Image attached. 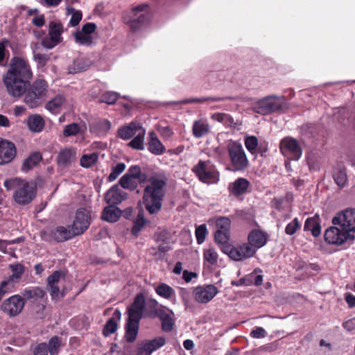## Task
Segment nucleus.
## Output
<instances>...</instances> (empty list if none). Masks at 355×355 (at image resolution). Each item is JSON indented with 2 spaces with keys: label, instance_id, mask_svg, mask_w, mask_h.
I'll return each instance as SVG.
<instances>
[{
  "label": "nucleus",
  "instance_id": "11",
  "mask_svg": "<svg viewBox=\"0 0 355 355\" xmlns=\"http://www.w3.org/2000/svg\"><path fill=\"white\" fill-rule=\"evenodd\" d=\"M332 224L344 227L355 235V208H349L338 213L332 218Z\"/></svg>",
  "mask_w": 355,
  "mask_h": 355
},
{
  "label": "nucleus",
  "instance_id": "52",
  "mask_svg": "<svg viewBox=\"0 0 355 355\" xmlns=\"http://www.w3.org/2000/svg\"><path fill=\"white\" fill-rule=\"evenodd\" d=\"M301 228V223L297 218L291 220L285 228V233L287 235L292 236L295 234Z\"/></svg>",
  "mask_w": 355,
  "mask_h": 355
},
{
  "label": "nucleus",
  "instance_id": "57",
  "mask_svg": "<svg viewBox=\"0 0 355 355\" xmlns=\"http://www.w3.org/2000/svg\"><path fill=\"white\" fill-rule=\"evenodd\" d=\"M162 320V327L164 331H170L172 330L174 322L168 314L160 315Z\"/></svg>",
  "mask_w": 355,
  "mask_h": 355
},
{
  "label": "nucleus",
  "instance_id": "30",
  "mask_svg": "<svg viewBox=\"0 0 355 355\" xmlns=\"http://www.w3.org/2000/svg\"><path fill=\"white\" fill-rule=\"evenodd\" d=\"M121 215L122 211L119 208L109 205L103 209L101 218L105 221L114 223L120 218Z\"/></svg>",
  "mask_w": 355,
  "mask_h": 355
},
{
  "label": "nucleus",
  "instance_id": "37",
  "mask_svg": "<svg viewBox=\"0 0 355 355\" xmlns=\"http://www.w3.org/2000/svg\"><path fill=\"white\" fill-rule=\"evenodd\" d=\"M90 65V62L87 59L77 58L71 65L69 67V73H76L87 70Z\"/></svg>",
  "mask_w": 355,
  "mask_h": 355
},
{
  "label": "nucleus",
  "instance_id": "53",
  "mask_svg": "<svg viewBox=\"0 0 355 355\" xmlns=\"http://www.w3.org/2000/svg\"><path fill=\"white\" fill-rule=\"evenodd\" d=\"M217 230L230 231L231 220L228 217L220 216L216 220Z\"/></svg>",
  "mask_w": 355,
  "mask_h": 355
},
{
  "label": "nucleus",
  "instance_id": "43",
  "mask_svg": "<svg viewBox=\"0 0 355 355\" xmlns=\"http://www.w3.org/2000/svg\"><path fill=\"white\" fill-rule=\"evenodd\" d=\"M62 32V25L60 23L52 21L49 24V35L52 37V39H55L59 42L61 39V34Z\"/></svg>",
  "mask_w": 355,
  "mask_h": 355
},
{
  "label": "nucleus",
  "instance_id": "10",
  "mask_svg": "<svg viewBox=\"0 0 355 355\" xmlns=\"http://www.w3.org/2000/svg\"><path fill=\"white\" fill-rule=\"evenodd\" d=\"M24 300L21 295H14L4 300L1 305L0 309L10 318L19 315L24 308Z\"/></svg>",
  "mask_w": 355,
  "mask_h": 355
},
{
  "label": "nucleus",
  "instance_id": "27",
  "mask_svg": "<svg viewBox=\"0 0 355 355\" xmlns=\"http://www.w3.org/2000/svg\"><path fill=\"white\" fill-rule=\"evenodd\" d=\"M71 226H58L51 232V238L57 242H63L77 236Z\"/></svg>",
  "mask_w": 355,
  "mask_h": 355
},
{
  "label": "nucleus",
  "instance_id": "31",
  "mask_svg": "<svg viewBox=\"0 0 355 355\" xmlns=\"http://www.w3.org/2000/svg\"><path fill=\"white\" fill-rule=\"evenodd\" d=\"M210 131L208 121L205 119L195 121L192 126V132L196 138H201L207 135Z\"/></svg>",
  "mask_w": 355,
  "mask_h": 355
},
{
  "label": "nucleus",
  "instance_id": "24",
  "mask_svg": "<svg viewBox=\"0 0 355 355\" xmlns=\"http://www.w3.org/2000/svg\"><path fill=\"white\" fill-rule=\"evenodd\" d=\"M332 178L339 189H343L347 185V175L345 166L343 162H338L334 166Z\"/></svg>",
  "mask_w": 355,
  "mask_h": 355
},
{
  "label": "nucleus",
  "instance_id": "8",
  "mask_svg": "<svg viewBox=\"0 0 355 355\" xmlns=\"http://www.w3.org/2000/svg\"><path fill=\"white\" fill-rule=\"evenodd\" d=\"M148 8V4H141L132 9L133 19L128 22L131 32L135 33L149 24L151 15Z\"/></svg>",
  "mask_w": 355,
  "mask_h": 355
},
{
  "label": "nucleus",
  "instance_id": "28",
  "mask_svg": "<svg viewBox=\"0 0 355 355\" xmlns=\"http://www.w3.org/2000/svg\"><path fill=\"white\" fill-rule=\"evenodd\" d=\"M248 241L256 250L261 248L267 243V234L259 230H253L249 233Z\"/></svg>",
  "mask_w": 355,
  "mask_h": 355
},
{
  "label": "nucleus",
  "instance_id": "47",
  "mask_svg": "<svg viewBox=\"0 0 355 355\" xmlns=\"http://www.w3.org/2000/svg\"><path fill=\"white\" fill-rule=\"evenodd\" d=\"M196 241L198 244H202L205 242L208 234V230L205 224L196 226L195 231Z\"/></svg>",
  "mask_w": 355,
  "mask_h": 355
},
{
  "label": "nucleus",
  "instance_id": "63",
  "mask_svg": "<svg viewBox=\"0 0 355 355\" xmlns=\"http://www.w3.org/2000/svg\"><path fill=\"white\" fill-rule=\"evenodd\" d=\"M96 28V26L94 23H90V22H88L85 24H84L81 28V30H80V31L83 32V33L85 34H89L90 35H92V34L95 31Z\"/></svg>",
  "mask_w": 355,
  "mask_h": 355
},
{
  "label": "nucleus",
  "instance_id": "9",
  "mask_svg": "<svg viewBox=\"0 0 355 355\" xmlns=\"http://www.w3.org/2000/svg\"><path fill=\"white\" fill-rule=\"evenodd\" d=\"M324 241L331 245H341L347 241H352L355 235L344 227L334 225L327 228L324 234Z\"/></svg>",
  "mask_w": 355,
  "mask_h": 355
},
{
  "label": "nucleus",
  "instance_id": "25",
  "mask_svg": "<svg viewBox=\"0 0 355 355\" xmlns=\"http://www.w3.org/2000/svg\"><path fill=\"white\" fill-rule=\"evenodd\" d=\"M304 230L305 232L309 231L311 235L317 238L321 235V219L318 214H315L312 217H309L306 219Z\"/></svg>",
  "mask_w": 355,
  "mask_h": 355
},
{
  "label": "nucleus",
  "instance_id": "21",
  "mask_svg": "<svg viewBox=\"0 0 355 355\" xmlns=\"http://www.w3.org/2000/svg\"><path fill=\"white\" fill-rule=\"evenodd\" d=\"M76 150L73 148L62 149L56 158L57 164L62 168H67L76 161Z\"/></svg>",
  "mask_w": 355,
  "mask_h": 355
},
{
  "label": "nucleus",
  "instance_id": "40",
  "mask_svg": "<svg viewBox=\"0 0 355 355\" xmlns=\"http://www.w3.org/2000/svg\"><path fill=\"white\" fill-rule=\"evenodd\" d=\"M125 174L135 178L139 183L145 182L147 180V175L141 172L138 166H132Z\"/></svg>",
  "mask_w": 355,
  "mask_h": 355
},
{
  "label": "nucleus",
  "instance_id": "1",
  "mask_svg": "<svg viewBox=\"0 0 355 355\" xmlns=\"http://www.w3.org/2000/svg\"><path fill=\"white\" fill-rule=\"evenodd\" d=\"M33 76L29 63L21 58L14 57L3 77L9 95L17 98L24 96V103L31 109L40 107L49 92V84L44 79L37 78L31 83Z\"/></svg>",
  "mask_w": 355,
  "mask_h": 355
},
{
  "label": "nucleus",
  "instance_id": "6",
  "mask_svg": "<svg viewBox=\"0 0 355 355\" xmlns=\"http://www.w3.org/2000/svg\"><path fill=\"white\" fill-rule=\"evenodd\" d=\"M227 150L234 171H244L249 166V161L241 143L230 140Z\"/></svg>",
  "mask_w": 355,
  "mask_h": 355
},
{
  "label": "nucleus",
  "instance_id": "35",
  "mask_svg": "<svg viewBox=\"0 0 355 355\" xmlns=\"http://www.w3.org/2000/svg\"><path fill=\"white\" fill-rule=\"evenodd\" d=\"M114 318H110L104 326L103 329V334L105 336H108L112 334H114L117 329L116 320H120L121 312L119 310L116 309L113 314Z\"/></svg>",
  "mask_w": 355,
  "mask_h": 355
},
{
  "label": "nucleus",
  "instance_id": "20",
  "mask_svg": "<svg viewBox=\"0 0 355 355\" xmlns=\"http://www.w3.org/2000/svg\"><path fill=\"white\" fill-rule=\"evenodd\" d=\"M128 194L119 189L118 185L112 186L105 194L104 200L107 204L116 206L127 198Z\"/></svg>",
  "mask_w": 355,
  "mask_h": 355
},
{
  "label": "nucleus",
  "instance_id": "4",
  "mask_svg": "<svg viewBox=\"0 0 355 355\" xmlns=\"http://www.w3.org/2000/svg\"><path fill=\"white\" fill-rule=\"evenodd\" d=\"M4 186L7 189H15V201L21 205L29 204L36 196V185L33 182L15 178L6 180Z\"/></svg>",
  "mask_w": 355,
  "mask_h": 355
},
{
  "label": "nucleus",
  "instance_id": "56",
  "mask_svg": "<svg viewBox=\"0 0 355 355\" xmlns=\"http://www.w3.org/2000/svg\"><path fill=\"white\" fill-rule=\"evenodd\" d=\"M80 128L76 123H73L64 127L63 135L64 137L74 136L79 133Z\"/></svg>",
  "mask_w": 355,
  "mask_h": 355
},
{
  "label": "nucleus",
  "instance_id": "62",
  "mask_svg": "<svg viewBox=\"0 0 355 355\" xmlns=\"http://www.w3.org/2000/svg\"><path fill=\"white\" fill-rule=\"evenodd\" d=\"M59 42L58 40L55 39L53 40L52 37L50 36L49 37H44L42 42V46L47 49H52Z\"/></svg>",
  "mask_w": 355,
  "mask_h": 355
},
{
  "label": "nucleus",
  "instance_id": "34",
  "mask_svg": "<svg viewBox=\"0 0 355 355\" xmlns=\"http://www.w3.org/2000/svg\"><path fill=\"white\" fill-rule=\"evenodd\" d=\"M211 119L223 123L227 128H236L238 125L237 122H234L233 117L226 113L216 112L211 114Z\"/></svg>",
  "mask_w": 355,
  "mask_h": 355
},
{
  "label": "nucleus",
  "instance_id": "26",
  "mask_svg": "<svg viewBox=\"0 0 355 355\" xmlns=\"http://www.w3.org/2000/svg\"><path fill=\"white\" fill-rule=\"evenodd\" d=\"M230 231L216 230L214 233V241L221 251L227 254L232 245L230 244Z\"/></svg>",
  "mask_w": 355,
  "mask_h": 355
},
{
  "label": "nucleus",
  "instance_id": "29",
  "mask_svg": "<svg viewBox=\"0 0 355 355\" xmlns=\"http://www.w3.org/2000/svg\"><path fill=\"white\" fill-rule=\"evenodd\" d=\"M148 150L155 155H162L165 152V147L158 139L155 132L151 131L148 134Z\"/></svg>",
  "mask_w": 355,
  "mask_h": 355
},
{
  "label": "nucleus",
  "instance_id": "13",
  "mask_svg": "<svg viewBox=\"0 0 355 355\" xmlns=\"http://www.w3.org/2000/svg\"><path fill=\"white\" fill-rule=\"evenodd\" d=\"M282 109V101L278 98L272 96L260 100L254 107V112L261 115H267Z\"/></svg>",
  "mask_w": 355,
  "mask_h": 355
},
{
  "label": "nucleus",
  "instance_id": "32",
  "mask_svg": "<svg viewBox=\"0 0 355 355\" xmlns=\"http://www.w3.org/2000/svg\"><path fill=\"white\" fill-rule=\"evenodd\" d=\"M157 241H163V243L158 245L157 250L155 248L150 249V254L155 257L156 259H162V254L168 251L171 249V245L169 243L166 241L164 234H159L157 236Z\"/></svg>",
  "mask_w": 355,
  "mask_h": 355
},
{
  "label": "nucleus",
  "instance_id": "55",
  "mask_svg": "<svg viewBox=\"0 0 355 355\" xmlns=\"http://www.w3.org/2000/svg\"><path fill=\"white\" fill-rule=\"evenodd\" d=\"M119 94L114 92H107L102 95L101 102L107 104H114L118 100Z\"/></svg>",
  "mask_w": 355,
  "mask_h": 355
},
{
  "label": "nucleus",
  "instance_id": "14",
  "mask_svg": "<svg viewBox=\"0 0 355 355\" xmlns=\"http://www.w3.org/2000/svg\"><path fill=\"white\" fill-rule=\"evenodd\" d=\"M91 223L90 211L85 208H80L76 212L71 228L77 236L83 234Z\"/></svg>",
  "mask_w": 355,
  "mask_h": 355
},
{
  "label": "nucleus",
  "instance_id": "12",
  "mask_svg": "<svg viewBox=\"0 0 355 355\" xmlns=\"http://www.w3.org/2000/svg\"><path fill=\"white\" fill-rule=\"evenodd\" d=\"M279 149L282 154L289 159L298 160L302 154V150L295 139L285 137L280 141Z\"/></svg>",
  "mask_w": 355,
  "mask_h": 355
},
{
  "label": "nucleus",
  "instance_id": "7",
  "mask_svg": "<svg viewBox=\"0 0 355 355\" xmlns=\"http://www.w3.org/2000/svg\"><path fill=\"white\" fill-rule=\"evenodd\" d=\"M193 171L198 179L206 184H215L219 180V173L210 161L200 160Z\"/></svg>",
  "mask_w": 355,
  "mask_h": 355
},
{
  "label": "nucleus",
  "instance_id": "36",
  "mask_svg": "<svg viewBox=\"0 0 355 355\" xmlns=\"http://www.w3.org/2000/svg\"><path fill=\"white\" fill-rule=\"evenodd\" d=\"M42 156L39 152H34L25 159L21 166V170L28 172L37 166L42 160Z\"/></svg>",
  "mask_w": 355,
  "mask_h": 355
},
{
  "label": "nucleus",
  "instance_id": "38",
  "mask_svg": "<svg viewBox=\"0 0 355 355\" xmlns=\"http://www.w3.org/2000/svg\"><path fill=\"white\" fill-rule=\"evenodd\" d=\"M65 102V98L62 95H57L55 98L49 101L45 105V107L50 112H56Z\"/></svg>",
  "mask_w": 355,
  "mask_h": 355
},
{
  "label": "nucleus",
  "instance_id": "33",
  "mask_svg": "<svg viewBox=\"0 0 355 355\" xmlns=\"http://www.w3.org/2000/svg\"><path fill=\"white\" fill-rule=\"evenodd\" d=\"M28 126L29 130L33 132H40L43 130L45 121L40 114H32L28 119Z\"/></svg>",
  "mask_w": 355,
  "mask_h": 355
},
{
  "label": "nucleus",
  "instance_id": "54",
  "mask_svg": "<svg viewBox=\"0 0 355 355\" xmlns=\"http://www.w3.org/2000/svg\"><path fill=\"white\" fill-rule=\"evenodd\" d=\"M125 168V165L124 163L120 162L118 163L115 166L112 168V172L108 176V181L112 182L115 180L118 176L123 172Z\"/></svg>",
  "mask_w": 355,
  "mask_h": 355
},
{
  "label": "nucleus",
  "instance_id": "42",
  "mask_svg": "<svg viewBox=\"0 0 355 355\" xmlns=\"http://www.w3.org/2000/svg\"><path fill=\"white\" fill-rule=\"evenodd\" d=\"M12 274L10 275V280L12 282H18L22 277L24 272V266L21 263H14L9 266Z\"/></svg>",
  "mask_w": 355,
  "mask_h": 355
},
{
  "label": "nucleus",
  "instance_id": "46",
  "mask_svg": "<svg viewBox=\"0 0 355 355\" xmlns=\"http://www.w3.org/2000/svg\"><path fill=\"white\" fill-rule=\"evenodd\" d=\"M97 159L98 154L96 153L83 155L80 159V164L84 168H89L93 166L97 162Z\"/></svg>",
  "mask_w": 355,
  "mask_h": 355
},
{
  "label": "nucleus",
  "instance_id": "41",
  "mask_svg": "<svg viewBox=\"0 0 355 355\" xmlns=\"http://www.w3.org/2000/svg\"><path fill=\"white\" fill-rule=\"evenodd\" d=\"M74 37L76 43L80 45L89 46L93 43L94 37L89 34H85L80 31L74 33Z\"/></svg>",
  "mask_w": 355,
  "mask_h": 355
},
{
  "label": "nucleus",
  "instance_id": "58",
  "mask_svg": "<svg viewBox=\"0 0 355 355\" xmlns=\"http://www.w3.org/2000/svg\"><path fill=\"white\" fill-rule=\"evenodd\" d=\"M230 99H232V98L229 97V96H225V97H202V98H191V99L189 100L187 102L188 103H204V102H206L207 101L217 102V101H225V100H230Z\"/></svg>",
  "mask_w": 355,
  "mask_h": 355
},
{
  "label": "nucleus",
  "instance_id": "48",
  "mask_svg": "<svg viewBox=\"0 0 355 355\" xmlns=\"http://www.w3.org/2000/svg\"><path fill=\"white\" fill-rule=\"evenodd\" d=\"M156 293L161 297L168 299L173 293V289L164 283L160 284L155 289Z\"/></svg>",
  "mask_w": 355,
  "mask_h": 355
},
{
  "label": "nucleus",
  "instance_id": "39",
  "mask_svg": "<svg viewBox=\"0 0 355 355\" xmlns=\"http://www.w3.org/2000/svg\"><path fill=\"white\" fill-rule=\"evenodd\" d=\"M138 182L137 180L126 174L123 175L119 180V184L121 187L131 191L135 190L137 187Z\"/></svg>",
  "mask_w": 355,
  "mask_h": 355
},
{
  "label": "nucleus",
  "instance_id": "51",
  "mask_svg": "<svg viewBox=\"0 0 355 355\" xmlns=\"http://www.w3.org/2000/svg\"><path fill=\"white\" fill-rule=\"evenodd\" d=\"M46 308V300L34 302L33 304H29V309L31 313L37 315L38 317H41L43 311Z\"/></svg>",
  "mask_w": 355,
  "mask_h": 355
},
{
  "label": "nucleus",
  "instance_id": "64",
  "mask_svg": "<svg viewBox=\"0 0 355 355\" xmlns=\"http://www.w3.org/2000/svg\"><path fill=\"white\" fill-rule=\"evenodd\" d=\"M82 16H83L82 12L80 11H79V10L75 11L71 15V17L70 19V24L72 26H77L81 21Z\"/></svg>",
  "mask_w": 355,
  "mask_h": 355
},
{
  "label": "nucleus",
  "instance_id": "61",
  "mask_svg": "<svg viewBox=\"0 0 355 355\" xmlns=\"http://www.w3.org/2000/svg\"><path fill=\"white\" fill-rule=\"evenodd\" d=\"M252 284V279H251L250 277H242L239 279V280H233L231 282V284L232 286H250Z\"/></svg>",
  "mask_w": 355,
  "mask_h": 355
},
{
  "label": "nucleus",
  "instance_id": "16",
  "mask_svg": "<svg viewBox=\"0 0 355 355\" xmlns=\"http://www.w3.org/2000/svg\"><path fill=\"white\" fill-rule=\"evenodd\" d=\"M257 252L249 243H245L239 247H232L227 255L234 261H239L253 257Z\"/></svg>",
  "mask_w": 355,
  "mask_h": 355
},
{
  "label": "nucleus",
  "instance_id": "5",
  "mask_svg": "<svg viewBox=\"0 0 355 355\" xmlns=\"http://www.w3.org/2000/svg\"><path fill=\"white\" fill-rule=\"evenodd\" d=\"M117 133L118 136L123 140H128L134 137L128 144V147L137 150L144 149L146 130L140 123L132 121L121 126L118 129Z\"/></svg>",
  "mask_w": 355,
  "mask_h": 355
},
{
  "label": "nucleus",
  "instance_id": "22",
  "mask_svg": "<svg viewBox=\"0 0 355 355\" xmlns=\"http://www.w3.org/2000/svg\"><path fill=\"white\" fill-rule=\"evenodd\" d=\"M250 182L244 178H239L228 185L230 193L234 197H239L246 193L250 187Z\"/></svg>",
  "mask_w": 355,
  "mask_h": 355
},
{
  "label": "nucleus",
  "instance_id": "44",
  "mask_svg": "<svg viewBox=\"0 0 355 355\" xmlns=\"http://www.w3.org/2000/svg\"><path fill=\"white\" fill-rule=\"evenodd\" d=\"M62 345L61 338L55 336L50 338L47 344L48 351L51 355L57 354Z\"/></svg>",
  "mask_w": 355,
  "mask_h": 355
},
{
  "label": "nucleus",
  "instance_id": "50",
  "mask_svg": "<svg viewBox=\"0 0 355 355\" xmlns=\"http://www.w3.org/2000/svg\"><path fill=\"white\" fill-rule=\"evenodd\" d=\"M258 144V139L255 136H249L245 139V146L252 155L256 153Z\"/></svg>",
  "mask_w": 355,
  "mask_h": 355
},
{
  "label": "nucleus",
  "instance_id": "59",
  "mask_svg": "<svg viewBox=\"0 0 355 355\" xmlns=\"http://www.w3.org/2000/svg\"><path fill=\"white\" fill-rule=\"evenodd\" d=\"M33 59L37 62L38 67H43L49 60V56L46 54L40 53L34 51Z\"/></svg>",
  "mask_w": 355,
  "mask_h": 355
},
{
  "label": "nucleus",
  "instance_id": "18",
  "mask_svg": "<svg viewBox=\"0 0 355 355\" xmlns=\"http://www.w3.org/2000/svg\"><path fill=\"white\" fill-rule=\"evenodd\" d=\"M16 155L17 149L14 143L0 138V165L11 162Z\"/></svg>",
  "mask_w": 355,
  "mask_h": 355
},
{
  "label": "nucleus",
  "instance_id": "19",
  "mask_svg": "<svg viewBox=\"0 0 355 355\" xmlns=\"http://www.w3.org/2000/svg\"><path fill=\"white\" fill-rule=\"evenodd\" d=\"M21 296H22V299L24 300V304L26 302L31 304L36 302L44 301L46 296V293L44 288L35 286L24 289L21 292Z\"/></svg>",
  "mask_w": 355,
  "mask_h": 355
},
{
  "label": "nucleus",
  "instance_id": "23",
  "mask_svg": "<svg viewBox=\"0 0 355 355\" xmlns=\"http://www.w3.org/2000/svg\"><path fill=\"white\" fill-rule=\"evenodd\" d=\"M64 277V273L61 270H56L47 278V286L50 289V295L53 300L60 297V288L58 284L62 278Z\"/></svg>",
  "mask_w": 355,
  "mask_h": 355
},
{
  "label": "nucleus",
  "instance_id": "15",
  "mask_svg": "<svg viewBox=\"0 0 355 355\" xmlns=\"http://www.w3.org/2000/svg\"><path fill=\"white\" fill-rule=\"evenodd\" d=\"M218 293V288L213 284L200 286L193 291L196 302L206 304L211 301Z\"/></svg>",
  "mask_w": 355,
  "mask_h": 355
},
{
  "label": "nucleus",
  "instance_id": "17",
  "mask_svg": "<svg viewBox=\"0 0 355 355\" xmlns=\"http://www.w3.org/2000/svg\"><path fill=\"white\" fill-rule=\"evenodd\" d=\"M165 342L162 336L144 340L137 345V355H150L153 352L162 347Z\"/></svg>",
  "mask_w": 355,
  "mask_h": 355
},
{
  "label": "nucleus",
  "instance_id": "45",
  "mask_svg": "<svg viewBox=\"0 0 355 355\" xmlns=\"http://www.w3.org/2000/svg\"><path fill=\"white\" fill-rule=\"evenodd\" d=\"M218 254L212 248L205 249L203 251V259L209 265L214 266L217 263Z\"/></svg>",
  "mask_w": 355,
  "mask_h": 355
},
{
  "label": "nucleus",
  "instance_id": "3",
  "mask_svg": "<svg viewBox=\"0 0 355 355\" xmlns=\"http://www.w3.org/2000/svg\"><path fill=\"white\" fill-rule=\"evenodd\" d=\"M166 182L163 180L151 178L150 184L144 189L143 202L146 209L150 214H157L162 208L164 187Z\"/></svg>",
  "mask_w": 355,
  "mask_h": 355
},
{
  "label": "nucleus",
  "instance_id": "49",
  "mask_svg": "<svg viewBox=\"0 0 355 355\" xmlns=\"http://www.w3.org/2000/svg\"><path fill=\"white\" fill-rule=\"evenodd\" d=\"M145 224L146 220L144 218L143 213L139 211L136 220L134 222V225L132 228V234L134 235H137L141 229L144 227Z\"/></svg>",
  "mask_w": 355,
  "mask_h": 355
},
{
  "label": "nucleus",
  "instance_id": "2",
  "mask_svg": "<svg viewBox=\"0 0 355 355\" xmlns=\"http://www.w3.org/2000/svg\"><path fill=\"white\" fill-rule=\"evenodd\" d=\"M145 304V297L140 293L135 296L128 309V318L125 324V338L128 343H133L137 338L139 323L142 318ZM158 305V302L154 299H148L146 302V306L152 312H157Z\"/></svg>",
  "mask_w": 355,
  "mask_h": 355
},
{
  "label": "nucleus",
  "instance_id": "60",
  "mask_svg": "<svg viewBox=\"0 0 355 355\" xmlns=\"http://www.w3.org/2000/svg\"><path fill=\"white\" fill-rule=\"evenodd\" d=\"M33 355H47L49 352L47 344L45 343L38 344L33 349Z\"/></svg>",
  "mask_w": 355,
  "mask_h": 355
}]
</instances>
